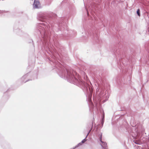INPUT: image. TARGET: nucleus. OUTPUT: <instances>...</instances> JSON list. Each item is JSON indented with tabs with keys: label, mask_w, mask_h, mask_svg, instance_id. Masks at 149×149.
I'll return each instance as SVG.
<instances>
[{
	"label": "nucleus",
	"mask_w": 149,
	"mask_h": 149,
	"mask_svg": "<svg viewBox=\"0 0 149 149\" xmlns=\"http://www.w3.org/2000/svg\"><path fill=\"white\" fill-rule=\"evenodd\" d=\"M61 70L58 74L61 77L67 79L68 81L79 86H82L83 88L86 87L87 88V84L82 81L79 75L73 70L68 69L63 67L61 68Z\"/></svg>",
	"instance_id": "1"
},
{
	"label": "nucleus",
	"mask_w": 149,
	"mask_h": 149,
	"mask_svg": "<svg viewBox=\"0 0 149 149\" xmlns=\"http://www.w3.org/2000/svg\"><path fill=\"white\" fill-rule=\"evenodd\" d=\"M50 28V26L46 25L45 23H40L38 26L37 28L41 34L44 33V34H47L46 31L49 30Z\"/></svg>",
	"instance_id": "2"
},
{
	"label": "nucleus",
	"mask_w": 149,
	"mask_h": 149,
	"mask_svg": "<svg viewBox=\"0 0 149 149\" xmlns=\"http://www.w3.org/2000/svg\"><path fill=\"white\" fill-rule=\"evenodd\" d=\"M40 7V4L38 0H34L33 4V8H38Z\"/></svg>",
	"instance_id": "3"
},
{
	"label": "nucleus",
	"mask_w": 149,
	"mask_h": 149,
	"mask_svg": "<svg viewBox=\"0 0 149 149\" xmlns=\"http://www.w3.org/2000/svg\"><path fill=\"white\" fill-rule=\"evenodd\" d=\"M40 20H41L42 22H45V17L43 16L42 15H40Z\"/></svg>",
	"instance_id": "4"
},
{
	"label": "nucleus",
	"mask_w": 149,
	"mask_h": 149,
	"mask_svg": "<svg viewBox=\"0 0 149 149\" xmlns=\"http://www.w3.org/2000/svg\"><path fill=\"white\" fill-rule=\"evenodd\" d=\"M28 74H25V75H24L23 77H22V80H23V82H24L25 83L26 82L29 81V80H26V81H25L24 80V79L26 78L28 76Z\"/></svg>",
	"instance_id": "5"
},
{
	"label": "nucleus",
	"mask_w": 149,
	"mask_h": 149,
	"mask_svg": "<svg viewBox=\"0 0 149 149\" xmlns=\"http://www.w3.org/2000/svg\"><path fill=\"white\" fill-rule=\"evenodd\" d=\"M101 142L102 143L101 145L102 147L103 148H106V147L107 146V143L105 142H103L102 141Z\"/></svg>",
	"instance_id": "6"
},
{
	"label": "nucleus",
	"mask_w": 149,
	"mask_h": 149,
	"mask_svg": "<svg viewBox=\"0 0 149 149\" xmlns=\"http://www.w3.org/2000/svg\"><path fill=\"white\" fill-rule=\"evenodd\" d=\"M136 13H137V14L139 16H140V10L139 9H138L137 10V11Z\"/></svg>",
	"instance_id": "7"
},
{
	"label": "nucleus",
	"mask_w": 149,
	"mask_h": 149,
	"mask_svg": "<svg viewBox=\"0 0 149 149\" xmlns=\"http://www.w3.org/2000/svg\"><path fill=\"white\" fill-rule=\"evenodd\" d=\"M5 13H6V12L4 10H0V14H3Z\"/></svg>",
	"instance_id": "8"
},
{
	"label": "nucleus",
	"mask_w": 149,
	"mask_h": 149,
	"mask_svg": "<svg viewBox=\"0 0 149 149\" xmlns=\"http://www.w3.org/2000/svg\"><path fill=\"white\" fill-rule=\"evenodd\" d=\"M102 134H101V135H100V141L101 142H102Z\"/></svg>",
	"instance_id": "9"
},
{
	"label": "nucleus",
	"mask_w": 149,
	"mask_h": 149,
	"mask_svg": "<svg viewBox=\"0 0 149 149\" xmlns=\"http://www.w3.org/2000/svg\"><path fill=\"white\" fill-rule=\"evenodd\" d=\"M86 141V140L84 139L81 142L83 143H84Z\"/></svg>",
	"instance_id": "10"
},
{
	"label": "nucleus",
	"mask_w": 149,
	"mask_h": 149,
	"mask_svg": "<svg viewBox=\"0 0 149 149\" xmlns=\"http://www.w3.org/2000/svg\"><path fill=\"white\" fill-rule=\"evenodd\" d=\"M99 90V89L97 88L96 89V92H99V91H98V90Z\"/></svg>",
	"instance_id": "11"
},
{
	"label": "nucleus",
	"mask_w": 149,
	"mask_h": 149,
	"mask_svg": "<svg viewBox=\"0 0 149 149\" xmlns=\"http://www.w3.org/2000/svg\"><path fill=\"white\" fill-rule=\"evenodd\" d=\"M88 15V12L87 13Z\"/></svg>",
	"instance_id": "12"
}]
</instances>
